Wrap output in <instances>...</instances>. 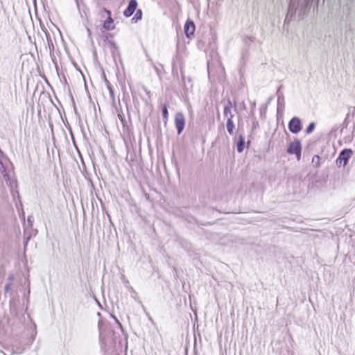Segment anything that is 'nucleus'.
I'll use <instances>...</instances> for the list:
<instances>
[{
  "mask_svg": "<svg viewBox=\"0 0 355 355\" xmlns=\"http://www.w3.org/2000/svg\"><path fill=\"white\" fill-rule=\"evenodd\" d=\"M116 322H117V323H119V326H121V323H119V320H116Z\"/></svg>",
  "mask_w": 355,
  "mask_h": 355,
  "instance_id": "nucleus-20",
  "label": "nucleus"
},
{
  "mask_svg": "<svg viewBox=\"0 0 355 355\" xmlns=\"http://www.w3.org/2000/svg\"><path fill=\"white\" fill-rule=\"evenodd\" d=\"M109 44H110V45L114 44V42H110H110H109Z\"/></svg>",
  "mask_w": 355,
  "mask_h": 355,
  "instance_id": "nucleus-19",
  "label": "nucleus"
},
{
  "mask_svg": "<svg viewBox=\"0 0 355 355\" xmlns=\"http://www.w3.org/2000/svg\"><path fill=\"white\" fill-rule=\"evenodd\" d=\"M28 221L31 222V220H30V218H28Z\"/></svg>",
  "mask_w": 355,
  "mask_h": 355,
  "instance_id": "nucleus-26",
  "label": "nucleus"
},
{
  "mask_svg": "<svg viewBox=\"0 0 355 355\" xmlns=\"http://www.w3.org/2000/svg\"><path fill=\"white\" fill-rule=\"evenodd\" d=\"M352 155V150L351 149H344L343 150L340 154L338 157L336 159V164L338 166L341 165L345 166L347 164V162L350 157Z\"/></svg>",
  "mask_w": 355,
  "mask_h": 355,
  "instance_id": "nucleus-1",
  "label": "nucleus"
},
{
  "mask_svg": "<svg viewBox=\"0 0 355 355\" xmlns=\"http://www.w3.org/2000/svg\"><path fill=\"white\" fill-rule=\"evenodd\" d=\"M58 39L55 38V35H53V40L51 37V33H46V36L47 41H48L47 44H58L60 42H62L63 40H62L61 33L59 31H58Z\"/></svg>",
  "mask_w": 355,
  "mask_h": 355,
  "instance_id": "nucleus-9",
  "label": "nucleus"
},
{
  "mask_svg": "<svg viewBox=\"0 0 355 355\" xmlns=\"http://www.w3.org/2000/svg\"><path fill=\"white\" fill-rule=\"evenodd\" d=\"M23 351H24L23 349L16 348L15 349H13V352L12 354H21V353H22Z\"/></svg>",
  "mask_w": 355,
  "mask_h": 355,
  "instance_id": "nucleus-17",
  "label": "nucleus"
},
{
  "mask_svg": "<svg viewBox=\"0 0 355 355\" xmlns=\"http://www.w3.org/2000/svg\"><path fill=\"white\" fill-rule=\"evenodd\" d=\"M116 322H117V323H119V326H121V323H119V320H116Z\"/></svg>",
  "mask_w": 355,
  "mask_h": 355,
  "instance_id": "nucleus-21",
  "label": "nucleus"
},
{
  "mask_svg": "<svg viewBox=\"0 0 355 355\" xmlns=\"http://www.w3.org/2000/svg\"><path fill=\"white\" fill-rule=\"evenodd\" d=\"M8 162V159L4 157L3 153L0 150V173L3 175L5 181L7 184H8V182H10V178L6 173V164Z\"/></svg>",
  "mask_w": 355,
  "mask_h": 355,
  "instance_id": "nucleus-4",
  "label": "nucleus"
},
{
  "mask_svg": "<svg viewBox=\"0 0 355 355\" xmlns=\"http://www.w3.org/2000/svg\"><path fill=\"white\" fill-rule=\"evenodd\" d=\"M116 322H117V323H119V326H121V323H119V320H116Z\"/></svg>",
  "mask_w": 355,
  "mask_h": 355,
  "instance_id": "nucleus-22",
  "label": "nucleus"
},
{
  "mask_svg": "<svg viewBox=\"0 0 355 355\" xmlns=\"http://www.w3.org/2000/svg\"><path fill=\"white\" fill-rule=\"evenodd\" d=\"M142 17V12L141 10H138L135 14V15L132 19V21L134 22H137L138 20L141 19Z\"/></svg>",
  "mask_w": 355,
  "mask_h": 355,
  "instance_id": "nucleus-15",
  "label": "nucleus"
},
{
  "mask_svg": "<svg viewBox=\"0 0 355 355\" xmlns=\"http://www.w3.org/2000/svg\"><path fill=\"white\" fill-rule=\"evenodd\" d=\"M289 130L293 133H298L302 128L301 121L297 117L293 118L288 123Z\"/></svg>",
  "mask_w": 355,
  "mask_h": 355,
  "instance_id": "nucleus-6",
  "label": "nucleus"
},
{
  "mask_svg": "<svg viewBox=\"0 0 355 355\" xmlns=\"http://www.w3.org/2000/svg\"><path fill=\"white\" fill-rule=\"evenodd\" d=\"M227 129L228 132L230 135H233L234 133V124L233 122V119H231V117H229L227 120Z\"/></svg>",
  "mask_w": 355,
  "mask_h": 355,
  "instance_id": "nucleus-12",
  "label": "nucleus"
},
{
  "mask_svg": "<svg viewBox=\"0 0 355 355\" xmlns=\"http://www.w3.org/2000/svg\"><path fill=\"white\" fill-rule=\"evenodd\" d=\"M28 221L31 222V220H30V218H28Z\"/></svg>",
  "mask_w": 355,
  "mask_h": 355,
  "instance_id": "nucleus-25",
  "label": "nucleus"
},
{
  "mask_svg": "<svg viewBox=\"0 0 355 355\" xmlns=\"http://www.w3.org/2000/svg\"><path fill=\"white\" fill-rule=\"evenodd\" d=\"M116 322H117V323H119V326H121V323H119V320H116Z\"/></svg>",
  "mask_w": 355,
  "mask_h": 355,
  "instance_id": "nucleus-23",
  "label": "nucleus"
},
{
  "mask_svg": "<svg viewBox=\"0 0 355 355\" xmlns=\"http://www.w3.org/2000/svg\"><path fill=\"white\" fill-rule=\"evenodd\" d=\"M314 128H315L314 123H311L309 125L308 128H306V133L310 134L311 132H312V131L314 130Z\"/></svg>",
  "mask_w": 355,
  "mask_h": 355,
  "instance_id": "nucleus-16",
  "label": "nucleus"
},
{
  "mask_svg": "<svg viewBox=\"0 0 355 355\" xmlns=\"http://www.w3.org/2000/svg\"><path fill=\"white\" fill-rule=\"evenodd\" d=\"M184 29L187 37H189L191 35H193L195 32L194 23L191 20H187L184 24Z\"/></svg>",
  "mask_w": 355,
  "mask_h": 355,
  "instance_id": "nucleus-8",
  "label": "nucleus"
},
{
  "mask_svg": "<svg viewBox=\"0 0 355 355\" xmlns=\"http://www.w3.org/2000/svg\"><path fill=\"white\" fill-rule=\"evenodd\" d=\"M137 7V2L136 0H130L129 1L128 6L126 9L123 12V15L129 17L133 15L136 8Z\"/></svg>",
  "mask_w": 355,
  "mask_h": 355,
  "instance_id": "nucleus-7",
  "label": "nucleus"
},
{
  "mask_svg": "<svg viewBox=\"0 0 355 355\" xmlns=\"http://www.w3.org/2000/svg\"><path fill=\"white\" fill-rule=\"evenodd\" d=\"M245 145V138L243 136L241 135L239 137V140L237 143V151L239 153H242L244 149Z\"/></svg>",
  "mask_w": 355,
  "mask_h": 355,
  "instance_id": "nucleus-13",
  "label": "nucleus"
},
{
  "mask_svg": "<svg viewBox=\"0 0 355 355\" xmlns=\"http://www.w3.org/2000/svg\"><path fill=\"white\" fill-rule=\"evenodd\" d=\"M162 114L164 123H166L168 116V108L166 105H164L162 107Z\"/></svg>",
  "mask_w": 355,
  "mask_h": 355,
  "instance_id": "nucleus-14",
  "label": "nucleus"
},
{
  "mask_svg": "<svg viewBox=\"0 0 355 355\" xmlns=\"http://www.w3.org/2000/svg\"><path fill=\"white\" fill-rule=\"evenodd\" d=\"M10 289V284H6L5 286L6 291H8Z\"/></svg>",
  "mask_w": 355,
  "mask_h": 355,
  "instance_id": "nucleus-18",
  "label": "nucleus"
},
{
  "mask_svg": "<svg viewBox=\"0 0 355 355\" xmlns=\"http://www.w3.org/2000/svg\"><path fill=\"white\" fill-rule=\"evenodd\" d=\"M236 103H233L230 99H227V103L224 107V115L225 117H227V119H229V117L233 119L234 116L233 110H236Z\"/></svg>",
  "mask_w": 355,
  "mask_h": 355,
  "instance_id": "nucleus-5",
  "label": "nucleus"
},
{
  "mask_svg": "<svg viewBox=\"0 0 355 355\" xmlns=\"http://www.w3.org/2000/svg\"><path fill=\"white\" fill-rule=\"evenodd\" d=\"M105 12L108 15V18L107 20H105L103 23V28L107 30H111L113 29L114 27V21L110 17L111 12L109 10L105 9Z\"/></svg>",
  "mask_w": 355,
  "mask_h": 355,
  "instance_id": "nucleus-10",
  "label": "nucleus"
},
{
  "mask_svg": "<svg viewBox=\"0 0 355 355\" xmlns=\"http://www.w3.org/2000/svg\"><path fill=\"white\" fill-rule=\"evenodd\" d=\"M296 0H291L288 8V15H291V16L295 15L296 12Z\"/></svg>",
  "mask_w": 355,
  "mask_h": 355,
  "instance_id": "nucleus-11",
  "label": "nucleus"
},
{
  "mask_svg": "<svg viewBox=\"0 0 355 355\" xmlns=\"http://www.w3.org/2000/svg\"><path fill=\"white\" fill-rule=\"evenodd\" d=\"M301 149L302 147L300 141L299 140H295L289 144L287 152L291 155L295 154L297 159L299 160L301 157Z\"/></svg>",
  "mask_w": 355,
  "mask_h": 355,
  "instance_id": "nucleus-2",
  "label": "nucleus"
},
{
  "mask_svg": "<svg viewBox=\"0 0 355 355\" xmlns=\"http://www.w3.org/2000/svg\"><path fill=\"white\" fill-rule=\"evenodd\" d=\"M156 69V71L157 72V73L159 74V71H158V69L155 68Z\"/></svg>",
  "mask_w": 355,
  "mask_h": 355,
  "instance_id": "nucleus-24",
  "label": "nucleus"
},
{
  "mask_svg": "<svg viewBox=\"0 0 355 355\" xmlns=\"http://www.w3.org/2000/svg\"><path fill=\"white\" fill-rule=\"evenodd\" d=\"M175 124L178 130V134L180 135L185 125V118L182 113L178 112L175 116Z\"/></svg>",
  "mask_w": 355,
  "mask_h": 355,
  "instance_id": "nucleus-3",
  "label": "nucleus"
}]
</instances>
